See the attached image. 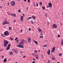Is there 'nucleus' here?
Listing matches in <instances>:
<instances>
[{"instance_id":"c9c22d12","label":"nucleus","mask_w":63,"mask_h":63,"mask_svg":"<svg viewBox=\"0 0 63 63\" xmlns=\"http://www.w3.org/2000/svg\"><path fill=\"white\" fill-rule=\"evenodd\" d=\"M17 43H18V42L19 41V40H17Z\"/></svg>"},{"instance_id":"6ab92c4d","label":"nucleus","mask_w":63,"mask_h":63,"mask_svg":"<svg viewBox=\"0 0 63 63\" xmlns=\"http://www.w3.org/2000/svg\"><path fill=\"white\" fill-rule=\"evenodd\" d=\"M9 54L10 55H13V52L10 51L9 52Z\"/></svg>"},{"instance_id":"2eb2a0df","label":"nucleus","mask_w":63,"mask_h":63,"mask_svg":"<svg viewBox=\"0 0 63 63\" xmlns=\"http://www.w3.org/2000/svg\"><path fill=\"white\" fill-rule=\"evenodd\" d=\"M28 42L29 43H31V38L30 37H29L28 39Z\"/></svg>"},{"instance_id":"49530a36","label":"nucleus","mask_w":63,"mask_h":63,"mask_svg":"<svg viewBox=\"0 0 63 63\" xmlns=\"http://www.w3.org/2000/svg\"><path fill=\"white\" fill-rule=\"evenodd\" d=\"M32 63H35V61H33L32 62Z\"/></svg>"},{"instance_id":"b1692460","label":"nucleus","mask_w":63,"mask_h":63,"mask_svg":"<svg viewBox=\"0 0 63 63\" xmlns=\"http://www.w3.org/2000/svg\"><path fill=\"white\" fill-rule=\"evenodd\" d=\"M59 56H62V53H60V54H59Z\"/></svg>"},{"instance_id":"6e6d98bb","label":"nucleus","mask_w":63,"mask_h":63,"mask_svg":"<svg viewBox=\"0 0 63 63\" xmlns=\"http://www.w3.org/2000/svg\"><path fill=\"white\" fill-rule=\"evenodd\" d=\"M29 31H30V30H31V28H30L29 29Z\"/></svg>"},{"instance_id":"69168bd1","label":"nucleus","mask_w":63,"mask_h":63,"mask_svg":"<svg viewBox=\"0 0 63 63\" xmlns=\"http://www.w3.org/2000/svg\"><path fill=\"white\" fill-rule=\"evenodd\" d=\"M1 51H2V50H1L0 48V52Z\"/></svg>"},{"instance_id":"a18cd8bd","label":"nucleus","mask_w":63,"mask_h":63,"mask_svg":"<svg viewBox=\"0 0 63 63\" xmlns=\"http://www.w3.org/2000/svg\"><path fill=\"white\" fill-rule=\"evenodd\" d=\"M13 22H16V21L15 20H13Z\"/></svg>"},{"instance_id":"9b49d317","label":"nucleus","mask_w":63,"mask_h":63,"mask_svg":"<svg viewBox=\"0 0 63 63\" xmlns=\"http://www.w3.org/2000/svg\"><path fill=\"white\" fill-rule=\"evenodd\" d=\"M55 50V47H53V48L52 50L51 51V52H53Z\"/></svg>"},{"instance_id":"423d86ee","label":"nucleus","mask_w":63,"mask_h":63,"mask_svg":"<svg viewBox=\"0 0 63 63\" xmlns=\"http://www.w3.org/2000/svg\"><path fill=\"white\" fill-rule=\"evenodd\" d=\"M4 34L5 36H9V33L8 31H6L4 32Z\"/></svg>"},{"instance_id":"a878e982","label":"nucleus","mask_w":63,"mask_h":63,"mask_svg":"<svg viewBox=\"0 0 63 63\" xmlns=\"http://www.w3.org/2000/svg\"><path fill=\"white\" fill-rule=\"evenodd\" d=\"M31 18V17H29L27 19V20H29V19H30Z\"/></svg>"},{"instance_id":"39448f33","label":"nucleus","mask_w":63,"mask_h":63,"mask_svg":"<svg viewBox=\"0 0 63 63\" xmlns=\"http://www.w3.org/2000/svg\"><path fill=\"white\" fill-rule=\"evenodd\" d=\"M12 51H14V52H15V53L17 54L18 52V51H17V49L16 48L13 49H12Z\"/></svg>"},{"instance_id":"de8ad7c7","label":"nucleus","mask_w":63,"mask_h":63,"mask_svg":"<svg viewBox=\"0 0 63 63\" xmlns=\"http://www.w3.org/2000/svg\"><path fill=\"white\" fill-rule=\"evenodd\" d=\"M22 32V30H20V33H21V32Z\"/></svg>"},{"instance_id":"5701e85b","label":"nucleus","mask_w":63,"mask_h":63,"mask_svg":"<svg viewBox=\"0 0 63 63\" xmlns=\"http://www.w3.org/2000/svg\"><path fill=\"white\" fill-rule=\"evenodd\" d=\"M52 60H55V58L54 57H53V58H52Z\"/></svg>"},{"instance_id":"338daca9","label":"nucleus","mask_w":63,"mask_h":63,"mask_svg":"<svg viewBox=\"0 0 63 63\" xmlns=\"http://www.w3.org/2000/svg\"><path fill=\"white\" fill-rule=\"evenodd\" d=\"M41 56H42V57H43V55H41Z\"/></svg>"},{"instance_id":"c756f323","label":"nucleus","mask_w":63,"mask_h":63,"mask_svg":"<svg viewBox=\"0 0 63 63\" xmlns=\"http://www.w3.org/2000/svg\"><path fill=\"white\" fill-rule=\"evenodd\" d=\"M42 8H43V10H45V7H42Z\"/></svg>"},{"instance_id":"ddd939ff","label":"nucleus","mask_w":63,"mask_h":63,"mask_svg":"<svg viewBox=\"0 0 63 63\" xmlns=\"http://www.w3.org/2000/svg\"><path fill=\"white\" fill-rule=\"evenodd\" d=\"M48 5L50 8H51L52 7V4L51 2H49L48 3Z\"/></svg>"},{"instance_id":"4d7b16f0","label":"nucleus","mask_w":63,"mask_h":63,"mask_svg":"<svg viewBox=\"0 0 63 63\" xmlns=\"http://www.w3.org/2000/svg\"><path fill=\"white\" fill-rule=\"evenodd\" d=\"M32 17L33 18L34 17V15H33L32 16Z\"/></svg>"},{"instance_id":"4be33fe9","label":"nucleus","mask_w":63,"mask_h":63,"mask_svg":"<svg viewBox=\"0 0 63 63\" xmlns=\"http://www.w3.org/2000/svg\"><path fill=\"white\" fill-rule=\"evenodd\" d=\"M43 47H47V45L45 44V45H43Z\"/></svg>"},{"instance_id":"20e7f679","label":"nucleus","mask_w":63,"mask_h":63,"mask_svg":"<svg viewBox=\"0 0 63 63\" xmlns=\"http://www.w3.org/2000/svg\"><path fill=\"white\" fill-rule=\"evenodd\" d=\"M24 41H25V39L22 40L21 42L19 44V45H22L23 46L24 44Z\"/></svg>"},{"instance_id":"0eeeda50","label":"nucleus","mask_w":63,"mask_h":63,"mask_svg":"<svg viewBox=\"0 0 63 63\" xmlns=\"http://www.w3.org/2000/svg\"><path fill=\"white\" fill-rule=\"evenodd\" d=\"M11 5L12 6H14L15 5V1L13 0L11 2Z\"/></svg>"},{"instance_id":"7ed1b4c3","label":"nucleus","mask_w":63,"mask_h":63,"mask_svg":"<svg viewBox=\"0 0 63 63\" xmlns=\"http://www.w3.org/2000/svg\"><path fill=\"white\" fill-rule=\"evenodd\" d=\"M38 30L40 32L41 35H43V32L42 30L41 29L38 28Z\"/></svg>"},{"instance_id":"bb28decb","label":"nucleus","mask_w":63,"mask_h":63,"mask_svg":"<svg viewBox=\"0 0 63 63\" xmlns=\"http://www.w3.org/2000/svg\"><path fill=\"white\" fill-rule=\"evenodd\" d=\"M51 58H53V57H54L53 55H52L51 56Z\"/></svg>"},{"instance_id":"4c0bfd02","label":"nucleus","mask_w":63,"mask_h":63,"mask_svg":"<svg viewBox=\"0 0 63 63\" xmlns=\"http://www.w3.org/2000/svg\"><path fill=\"white\" fill-rule=\"evenodd\" d=\"M36 6L37 7H38V3L36 2Z\"/></svg>"},{"instance_id":"864d4df0","label":"nucleus","mask_w":63,"mask_h":63,"mask_svg":"<svg viewBox=\"0 0 63 63\" xmlns=\"http://www.w3.org/2000/svg\"><path fill=\"white\" fill-rule=\"evenodd\" d=\"M49 6L48 5L47 6V8H49Z\"/></svg>"},{"instance_id":"4468645a","label":"nucleus","mask_w":63,"mask_h":63,"mask_svg":"<svg viewBox=\"0 0 63 63\" xmlns=\"http://www.w3.org/2000/svg\"><path fill=\"white\" fill-rule=\"evenodd\" d=\"M10 15H12V16L14 17L16 16V15L15 14H13V13H10Z\"/></svg>"},{"instance_id":"774afa93","label":"nucleus","mask_w":63,"mask_h":63,"mask_svg":"<svg viewBox=\"0 0 63 63\" xmlns=\"http://www.w3.org/2000/svg\"><path fill=\"white\" fill-rule=\"evenodd\" d=\"M38 52H40V50H39Z\"/></svg>"},{"instance_id":"f03ea898","label":"nucleus","mask_w":63,"mask_h":63,"mask_svg":"<svg viewBox=\"0 0 63 63\" xmlns=\"http://www.w3.org/2000/svg\"><path fill=\"white\" fill-rule=\"evenodd\" d=\"M2 23L3 25H5V24H8V25H10V22L7 20H5L3 21Z\"/></svg>"},{"instance_id":"dca6fc26","label":"nucleus","mask_w":63,"mask_h":63,"mask_svg":"<svg viewBox=\"0 0 63 63\" xmlns=\"http://www.w3.org/2000/svg\"><path fill=\"white\" fill-rule=\"evenodd\" d=\"M47 53L48 54V55H49V54H50V50L49 49L48 51L47 52Z\"/></svg>"},{"instance_id":"cd10ccee","label":"nucleus","mask_w":63,"mask_h":63,"mask_svg":"<svg viewBox=\"0 0 63 63\" xmlns=\"http://www.w3.org/2000/svg\"><path fill=\"white\" fill-rule=\"evenodd\" d=\"M24 41V43H26V44H27V42H26V41L25 40Z\"/></svg>"},{"instance_id":"603ef678","label":"nucleus","mask_w":63,"mask_h":63,"mask_svg":"<svg viewBox=\"0 0 63 63\" xmlns=\"http://www.w3.org/2000/svg\"><path fill=\"white\" fill-rule=\"evenodd\" d=\"M60 35H58V37H60Z\"/></svg>"},{"instance_id":"e2e57ef3","label":"nucleus","mask_w":63,"mask_h":63,"mask_svg":"<svg viewBox=\"0 0 63 63\" xmlns=\"http://www.w3.org/2000/svg\"><path fill=\"white\" fill-rule=\"evenodd\" d=\"M20 53H23L22 52H21V51H20Z\"/></svg>"},{"instance_id":"a211bd4d","label":"nucleus","mask_w":63,"mask_h":63,"mask_svg":"<svg viewBox=\"0 0 63 63\" xmlns=\"http://www.w3.org/2000/svg\"><path fill=\"white\" fill-rule=\"evenodd\" d=\"M62 42H61V46H62L63 45V39L62 40Z\"/></svg>"},{"instance_id":"7c9ffc66","label":"nucleus","mask_w":63,"mask_h":63,"mask_svg":"<svg viewBox=\"0 0 63 63\" xmlns=\"http://www.w3.org/2000/svg\"><path fill=\"white\" fill-rule=\"evenodd\" d=\"M12 27H10L9 28V30H12Z\"/></svg>"},{"instance_id":"1a4fd4ad","label":"nucleus","mask_w":63,"mask_h":63,"mask_svg":"<svg viewBox=\"0 0 63 63\" xmlns=\"http://www.w3.org/2000/svg\"><path fill=\"white\" fill-rule=\"evenodd\" d=\"M52 28H57V25L55 24H53V25L52 26Z\"/></svg>"},{"instance_id":"052dcab7","label":"nucleus","mask_w":63,"mask_h":63,"mask_svg":"<svg viewBox=\"0 0 63 63\" xmlns=\"http://www.w3.org/2000/svg\"><path fill=\"white\" fill-rule=\"evenodd\" d=\"M1 35L2 37H3V33L1 34Z\"/></svg>"},{"instance_id":"f257e3e1","label":"nucleus","mask_w":63,"mask_h":63,"mask_svg":"<svg viewBox=\"0 0 63 63\" xmlns=\"http://www.w3.org/2000/svg\"><path fill=\"white\" fill-rule=\"evenodd\" d=\"M3 43V46L4 47H7V45H8V41L6 40H4Z\"/></svg>"},{"instance_id":"37998d69","label":"nucleus","mask_w":63,"mask_h":63,"mask_svg":"<svg viewBox=\"0 0 63 63\" xmlns=\"http://www.w3.org/2000/svg\"><path fill=\"white\" fill-rule=\"evenodd\" d=\"M10 40H13V39H12V37H10Z\"/></svg>"},{"instance_id":"c03bdc74","label":"nucleus","mask_w":63,"mask_h":63,"mask_svg":"<svg viewBox=\"0 0 63 63\" xmlns=\"http://www.w3.org/2000/svg\"><path fill=\"white\" fill-rule=\"evenodd\" d=\"M9 4H10L9 3V2H8L7 3V5L8 6H9V5H10Z\"/></svg>"},{"instance_id":"680f3d73","label":"nucleus","mask_w":63,"mask_h":63,"mask_svg":"<svg viewBox=\"0 0 63 63\" xmlns=\"http://www.w3.org/2000/svg\"><path fill=\"white\" fill-rule=\"evenodd\" d=\"M28 1L29 3H30V0H28Z\"/></svg>"},{"instance_id":"6e6552de","label":"nucleus","mask_w":63,"mask_h":63,"mask_svg":"<svg viewBox=\"0 0 63 63\" xmlns=\"http://www.w3.org/2000/svg\"><path fill=\"white\" fill-rule=\"evenodd\" d=\"M17 47H20V48H24V46L20 45H17Z\"/></svg>"},{"instance_id":"72a5a7b5","label":"nucleus","mask_w":63,"mask_h":63,"mask_svg":"<svg viewBox=\"0 0 63 63\" xmlns=\"http://www.w3.org/2000/svg\"><path fill=\"white\" fill-rule=\"evenodd\" d=\"M31 22L32 23V24L34 23V22H33V21H31Z\"/></svg>"},{"instance_id":"09e8293b","label":"nucleus","mask_w":63,"mask_h":63,"mask_svg":"<svg viewBox=\"0 0 63 63\" xmlns=\"http://www.w3.org/2000/svg\"><path fill=\"white\" fill-rule=\"evenodd\" d=\"M4 56H2V58H4Z\"/></svg>"},{"instance_id":"412c9836","label":"nucleus","mask_w":63,"mask_h":63,"mask_svg":"<svg viewBox=\"0 0 63 63\" xmlns=\"http://www.w3.org/2000/svg\"><path fill=\"white\" fill-rule=\"evenodd\" d=\"M3 62L4 63H5L7 62V59L6 58L4 59L3 60Z\"/></svg>"},{"instance_id":"f704fd0d","label":"nucleus","mask_w":63,"mask_h":63,"mask_svg":"<svg viewBox=\"0 0 63 63\" xmlns=\"http://www.w3.org/2000/svg\"><path fill=\"white\" fill-rule=\"evenodd\" d=\"M60 25H61V26H62V25H63V24L61 22L60 23Z\"/></svg>"},{"instance_id":"5fc2aeb1","label":"nucleus","mask_w":63,"mask_h":63,"mask_svg":"<svg viewBox=\"0 0 63 63\" xmlns=\"http://www.w3.org/2000/svg\"><path fill=\"white\" fill-rule=\"evenodd\" d=\"M18 39V38L17 37L15 39V40H17Z\"/></svg>"},{"instance_id":"aec40b11","label":"nucleus","mask_w":63,"mask_h":63,"mask_svg":"<svg viewBox=\"0 0 63 63\" xmlns=\"http://www.w3.org/2000/svg\"><path fill=\"white\" fill-rule=\"evenodd\" d=\"M10 47H7L6 48V50H9L10 49Z\"/></svg>"},{"instance_id":"f8f14e48","label":"nucleus","mask_w":63,"mask_h":63,"mask_svg":"<svg viewBox=\"0 0 63 63\" xmlns=\"http://www.w3.org/2000/svg\"><path fill=\"white\" fill-rule=\"evenodd\" d=\"M23 16H21L20 20L21 22H23Z\"/></svg>"},{"instance_id":"0e129e2a","label":"nucleus","mask_w":63,"mask_h":63,"mask_svg":"<svg viewBox=\"0 0 63 63\" xmlns=\"http://www.w3.org/2000/svg\"><path fill=\"white\" fill-rule=\"evenodd\" d=\"M24 15H25L24 14H23V16L24 17V16H24Z\"/></svg>"},{"instance_id":"58836bf2","label":"nucleus","mask_w":63,"mask_h":63,"mask_svg":"<svg viewBox=\"0 0 63 63\" xmlns=\"http://www.w3.org/2000/svg\"><path fill=\"white\" fill-rule=\"evenodd\" d=\"M40 37L41 38H43V36H40Z\"/></svg>"},{"instance_id":"2f4dec72","label":"nucleus","mask_w":63,"mask_h":63,"mask_svg":"<svg viewBox=\"0 0 63 63\" xmlns=\"http://www.w3.org/2000/svg\"><path fill=\"white\" fill-rule=\"evenodd\" d=\"M40 5L41 6V5H42V2H40Z\"/></svg>"},{"instance_id":"f3484780","label":"nucleus","mask_w":63,"mask_h":63,"mask_svg":"<svg viewBox=\"0 0 63 63\" xmlns=\"http://www.w3.org/2000/svg\"><path fill=\"white\" fill-rule=\"evenodd\" d=\"M33 42H34L36 44V45H38V43L37 42L35 41V40L34 39L33 40Z\"/></svg>"},{"instance_id":"ea45409f","label":"nucleus","mask_w":63,"mask_h":63,"mask_svg":"<svg viewBox=\"0 0 63 63\" xmlns=\"http://www.w3.org/2000/svg\"><path fill=\"white\" fill-rule=\"evenodd\" d=\"M45 16H46V17H47V14H45Z\"/></svg>"},{"instance_id":"c85d7f7f","label":"nucleus","mask_w":63,"mask_h":63,"mask_svg":"<svg viewBox=\"0 0 63 63\" xmlns=\"http://www.w3.org/2000/svg\"><path fill=\"white\" fill-rule=\"evenodd\" d=\"M18 12L19 13H21V12H20V9L18 10Z\"/></svg>"},{"instance_id":"473e14b6","label":"nucleus","mask_w":63,"mask_h":63,"mask_svg":"<svg viewBox=\"0 0 63 63\" xmlns=\"http://www.w3.org/2000/svg\"><path fill=\"white\" fill-rule=\"evenodd\" d=\"M33 19H36V16H34V17H33Z\"/></svg>"},{"instance_id":"8fccbe9b","label":"nucleus","mask_w":63,"mask_h":63,"mask_svg":"<svg viewBox=\"0 0 63 63\" xmlns=\"http://www.w3.org/2000/svg\"><path fill=\"white\" fill-rule=\"evenodd\" d=\"M35 53H37V51L36 50L35 51Z\"/></svg>"},{"instance_id":"a19ab883","label":"nucleus","mask_w":63,"mask_h":63,"mask_svg":"<svg viewBox=\"0 0 63 63\" xmlns=\"http://www.w3.org/2000/svg\"><path fill=\"white\" fill-rule=\"evenodd\" d=\"M33 5H34V6H35V3L33 2Z\"/></svg>"},{"instance_id":"e433bc0d","label":"nucleus","mask_w":63,"mask_h":63,"mask_svg":"<svg viewBox=\"0 0 63 63\" xmlns=\"http://www.w3.org/2000/svg\"><path fill=\"white\" fill-rule=\"evenodd\" d=\"M50 61L49 60H48V61H47V63H50Z\"/></svg>"},{"instance_id":"393cba45","label":"nucleus","mask_w":63,"mask_h":63,"mask_svg":"<svg viewBox=\"0 0 63 63\" xmlns=\"http://www.w3.org/2000/svg\"><path fill=\"white\" fill-rule=\"evenodd\" d=\"M11 45L10 44H9L8 46V47H10V46H11Z\"/></svg>"},{"instance_id":"bf43d9fd","label":"nucleus","mask_w":63,"mask_h":63,"mask_svg":"<svg viewBox=\"0 0 63 63\" xmlns=\"http://www.w3.org/2000/svg\"><path fill=\"white\" fill-rule=\"evenodd\" d=\"M2 8V6H0V9H1V8Z\"/></svg>"},{"instance_id":"13d9d810","label":"nucleus","mask_w":63,"mask_h":63,"mask_svg":"<svg viewBox=\"0 0 63 63\" xmlns=\"http://www.w3.org/2000/svg\"><path fill=\"white\" fill-rule=\"evenodd\" d=\"M26 56H24L23 57V58H25Z\"/></svg>"},{"instance_id":"3c124183","label":"nucleus","mask_w":63,"mask_h":63,"mask_svg":"<svg viewBox=\"0 0 63 63\" xmlns=\"http://www.w3.org/2000/svg\"><path fill=\"white\" fill-rule=\"evenodd\" d=\"M33 61H35V58H33Z\"/></svg>"},{"instance_id":"79ce46f5","label":"nucleus","mask_w":63,"mask_h":63,"mask_svg":"<svg viewBox=\"0 0 63 63\" xmlns=\"http://www.w3.org/2000/svg\"><path fill=\"white\" fill-rule=\"evenodd\" d=\"M47 24L48 25H49V22H47Z\"/></svg>"},{"instance_id":"9d476101","label":"nucleus","mask_w":63,"mask_h":63,"mask_svg":"<svg viewBox=\"0 0 63 63\" xmlns=\"http://www.w3.org/2000/svg\"><path fill=\"white\" fill-rule=\"evenodd\" d=\"M32 55H33V56H36L35 57H36V58L37 59H39V57H38V56H37V55H36V54H32Z\"/></svg>"}]
</instances>
